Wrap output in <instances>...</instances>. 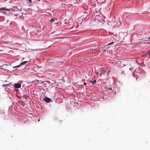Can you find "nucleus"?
<instances>
[{"label": "nucleus", "mask_w": 150, "mask_h": 150, "mask_svg": "<svg viewBox=\"0 0 150 150\" xmlns=\"http://www.w3.org/2000/svg\"><path fill=\"white\" fill-rule=\"evenodd\" d=\"M28 62V61H25L22 62H21L19 65L17 66H16L14 67H13V68H16L17 67H19L21 65H24L26 63H27Z\"/></svg>", "instance_id": "nucleus-1"}, {"label": "nucleus", "mask_w": 150, "mask_h": 150, "mask_svg": "<svg viewBox=\"0 0 150 150\" xmlns=\"http://www.w3.org/2000/svg\"><path fill=\"white\" fill-rule=\"evenodd\" d=\"M21 86V84L20 83H15L14 85V87L15 88H20Z\"/></svg>", "instance_id": "nucleus-2"}, {"label": "nucleus", "mask_w": 150, "mask_h": 150, "mask_svg": "<svg viewBox=\"0 0 150 150\" xmlns=\"http://www.w3.org/2000/svg\"><path fill=\"white\" fill-rule=\"evenodd\" d=\"M11 9H7L5 8H2L0 9V11H9L8 13H10L9 11H11Z\"/></svg>", "instance_id": "nucleus-3"}, {"label": "nucleus", "mask_w": 150, "mask_h": 150, "mask_svg": "<svg viewBox=\"0 0 150 150\" xmlns=\"http://www.w3.org/2000/svg\"><path fill=\"white\" fill-rule=\"evenodd\" d=\"M44 100L47 103H50L52 100L51 99L47 97H46L45 98Z\"/></svg>", "instance_id": "nucleus-4"}, {"label": "nucleus", "mask_w": 150, "mask_h": 150, "mask_svg": "<svg viewBox=\"0 0 150 150\" xmlns=\"http://www.w3.org/2000/svg\"><path fill=\"white\" fill-rule=\"evenodd\" d=\"M90 83H92L94 85L96 83V80H94L93 81H91Z\"/></svg>", "instance_id": "nucleus-5"}, {"label": "nucleus", "mask_w": 150, "mask_h": 150, "mask_svg": "<svg viewBox=\"0 0 150 150\" xmlns=\"http://www.w3.org/2000/svg\"><path fill=\"white\" fill-rule=\"evenodd\" d=\"M23 97L25 99H27L28 98V96L27 95H25L23 96Z\"/></svg>", "instance_id": "nucleus-6"}, {"label": "nucleus", "mask_w": 150, "mask_h": 150, "mask_svg": "<svg viewBox=\"0 0 150 150\" xmlns=\"http://www.w3.org/2000/svg\"><path fill=\"white\" fill-rule=\"evenodd\" d=\"M54 19H51L50 20V22L51 23H52L54 22Z\"/></svg>", "instance_id": "nucleus-7"}, {"label": "nucleus", "mask_w": 150, "mask_h": 150, "mask_svg": "<svg viewBox=\"0 0 150 150\" xmlns=\"http://www.w3.org/2000/svg\"><path fill=\"white\" fill-rule=\"evenodd\" d=\"M114 43V42H112L110 43H109L108 45H106V46H108V45H111L112 44H113Z\"/></svg>", "instance_id": "nucleus-8"}, {"label": "nucleus", "mask_w": 150, "mask_h": 150, "mask_svg": "<svg viewBox=\"0 0 150 150\" xmlns=\"http://www.w3.org/2000/svg\"><path fill=\"white\" fill-rule=\"evenodd\" d=\"M147 54L150 56V50L148 52Z\"/></svg>", "instance_id": "nucleus-9"}, {"label": "nucleus", "mask_w": 150, "mask_h": 150, "mask_svg": "<svg viewBox=\"0 0 150 150\" xmlns=\"http://www.w3.org/2000/svg\"><path fill=\"white\" fill-rule=\"evenodd\" d=\"M84 85H86V83H85V82H84Z\"/></svg>", "instance_id": "nucleus-10"}, {"label": "nucleus", "mask_w": 150, "mask_h": 150, "mask_svg": "<svg viewBox=\"0 0 150 150\" xmlns=\"http://www.w3.org/2000/svg\"><path fill=\"white\" fill-rule=\"evenodd\" d=\"M148 39H150V37H149Z\"/></svg>", "instance_id": "nucleus-11"}, {"label": "nucleus", "mask_w": 150, "mask_h": 150, "mask_svg": "<svg viewBox=\"0 0 150 150\" xmlns=\"http://www.w3.org/2000/svg\"><path fill=\"white\" fill-rule=\"evenodd\" d=\"M4 13H6V12H3Z\"/></svg>", "instance_id": "nucleus-12"}, {"label": "nucleus", "mask_w": 150, "mask_h": 150, "mask_svg": "<svg viewBox=\"0 0 150 150\" xmlns=\"http://www.w3.org/2000/svg\"><path fill=\"white\" fill-rule=\"evenodd\" d=\"M38 121H40V119H38Z\"/></svg>", "instance_id": "nucleus-13"}, {"label": "nucleus", "mask_w": 150, "mask_h": 150, "mask_svg": "<svg viewBox=\"0 0 150 150\" xmlns=\"http://www.w3.org/2000/svg\"><path fill=\"white\" fill-rule=\"evenodd\" d=\"M112 88H110V89L111 90H112Z\"/></svg>", "instance_id": "nucleus-14"}, {"label": "nucleus", "mask_w": 150, "mask_h": 150, "mask_svg": "<svg viewBox=\"0 0 150 150\" xmlns=\"http://www.w3.org/2000/svg\"><path fill=\"white\" fill-rule=\"evenodd\" d=\"M24 59H22V60H23Z\"/></svg>", "instance_id": "nucleus-15"}, {"label": "nucleus", "mask_w": 150, "mask_h": 150, "mask_svg": "<svg viewBox=\"0 0 150 150\" xmlns=\"http://www.w3.org/2000/svg\"><path fill=\"white\" fill-rule=\"evenodd\" d=\"M109 73H107V74L108 75Z\"/></svg>", "instance_id": "nucleus-16"}, {"label": "nucleus", "mask_w": 150, "mask_h": 150, "mask_svg": "<svg viewBox=\"0 0 150 150\" xmlns=\"http://www.w3.org/2000/svg\"><path fill=\"white\" fill-rule=\"evenodd\" d=\"M100 76H101V74H100Z\"/></svg>", "instance_id": "nucleus-17"}]
</instances>
